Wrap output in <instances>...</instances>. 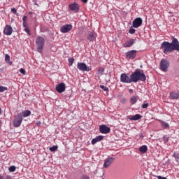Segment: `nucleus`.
Listing matches in <instances>:
<instances>
[{
  "label": "nucleus",
  "mask_w": 179,
  "mask_h": 179,
  "mask_svg": "<svg viewBox=\"0 0 179 179\" xmlns=\"http://www.w3.org/2000/svg\"><path fill=\"white\" fill-rule=\"evenodd\" d=\"M161 48L164 54H169L173 51H179V41L178 39L172 36V42L164 41L161 44Z\"/></svg>",
  "instance_id": "1"
},
{
  "label": "nucleus",
  "mask_w": 179,
  "mask_h": 179,
  "mask_svg": "<svg viewBox=\"0 0 179 179\" xmlns=\"http://www.w3.org/2000/svg\"><path fill=\"white\" fill-rule=\"evenodd\" d=\"M131 78L133 80V83H137V82H146V75L143 73V71L140 69H137L131 74Z\"/></svg>",
  "instance_id": "2"
},
{
  "label": "nucleus",
  "mask_w": 179,
  "mask_h": 179,
  "mask_svg": "<svg viewBox=\"0 0 179 179\" xmlns=\"http://www.w3.org/2000/svg\"><path fill=\"white\" fill-rule=\"evenodd\" d=\"M36 50L40 54L43 53V48L45 44V36H38L36 39Z\"/></svg>",
  "instance_id": "3"
},
{
  "label": "nucleus",
  "mask_w": 179,
  "mask_h": 179,
  "mask_svg": "<svg viewBox=\"0 0 179 179\" xmlns=\"http://www.w3.org/2000/svg\"><path fill=\"white\" fill-rule=\"evenodd\" d=\"M120 82L122 83H134L132 80V74L128 76L127 73H123L120 75Z\"/></svg>",
  "instance_id": "4"
},
{
  "label": "nucleus",
  "mask_w": 179,
  "mask_h": 179,
  "mask_svg": "<svg viewBox=\"0 0 179 179\" xmlns=\"http://www.w3.org/2000/svg\"><path fill=\"white\" fill-rule=\"evenodd\" d=\"M22 121H23V115H22V113H17L13 121V127H15V128H19V127L22 125Z\"/></svg>",
  "instance_id": "5"
},
{
  "label": "nucleus",
  "mask_w": 179,
  "mask_h": 179,
  "mask_svg": "<svg viewBox=\"0 0 179 179\" xmlns=\"http://www.w3.org/2000/svg\"><path fill=\"white\" fill-rule=\"evenodd\" d=\"M169 66H170V62H169L167 59H162L160 62L159 69L162 71V72H167Z\"/></svg>",
  "instance_id": "6"
},
{
  "label": "nucleus",
  "mask_w": 179,
  "mask_h": 179,
  "mask_svg": "<svg viewBox=\"0 0 179 179\" xmlns=\"http://www.w3.org/2000/svg\"><path fill=\"white\" fill-rule=\"evenodd\" d=\"M77 68L79 71H82L83 72H90V71H92V69L83 62H78Z\"/></svg>",
  "instance_id": "7"
},
{
  "label": "nucleus",
  "mask_w": 179,
  "mask_h": 179,
  "mask_svg": "<svg viewBox=\"0 0 179 179\" xmlns=\"http://www.w3.org/2000/svg\"><path fill=\"white\" fill-rule=\"evenodd\" d=\"M69 9H70V10L71 12H74V13H78V12H79V4L78 3H73L69 5Z\"/></svg>",
  "instance_id": "8"
},
{
  "label": "nucleus",
  "mask_w": 179,
  "mask_h": 179,
  "mask_svg": "<svg viewBox=\"0 0 179 179\" xmlns=\"http://www.w3.org/2000/svg\"><path fill=\"white\" fill-rule=\"evenodd\" d=\"M114 160L115 159L114 157H108L105 159L104 163H103V167L104 169H108L111 164L114 162Z\"/></svg>",
  "instance_id": "9"
},
{
  "label": "nucleus",
  "mask_w": 179,
  "mask_h": 179,
  "mask_svg": "<svg viewBox=\"0 0 179 179\" xmlns=\"http://www.w3.org/2000/svg\"><path fill=\"white\" fill-rule=\"evenodd\" d=\"M99 131L101 134H110V132L111 131V129H110V127H107L105 124H101L99 126Z\"/></svg>",
  "instance_id": "10"
},
{
  "label": "nucleus",
  "mask_w": 179,
  "mask_h": 179,
  "mask_svg": "<svg viewBox=\"0 0 179 179\" xmlns=\"http://www.w3.org/2000/svg\"><path fill=\"white\" fill-rule=\"evenodd\" d=\"M142 18L137 17L134 20L132 23V27H134V29H138V27H141L142 26Z\"/></svg>",
  "instance_id": "11"
},
{
  "label": "nucleus",
  "mask_w": 179,
  "mask_h": 179,
  "mask_svg": "<svg viewBox=\"0 0 179 179\" xmlns=\"http://www.w3.org/2000/svg\"><path fill=\"white\" fill-rule=\"evenodd\" d=\"M136 50H132L127 52L125 55L127 58H129V59H135V58H136Z\"/></svg>",
  "instance_id": "12"
},
{
  "label": "nucleus",
  "mask_w": 179,
  "mask_h": 179,
  "mask_svg": "<svg viewBox=\"0 0 179 179\" xmlns=\"http://www.w3.org/2000/svg\"><path fill=\"white\" fill-rule=\"evenodd\" d=\"M66 89V86L64 83H61L56 85V92H57V93H64Z\"/></svg>",
  "instance_id": "13"
},
{
  "label": "nucleus",
  "mask_w": 179,
  "mask_h": 179,
  "mask_svg": "<svg viewBox=\"0 0 179 179\" xmlns=\"http://www.w3.org/2000/svg\"><path fill=\"white\" fill-rule=\"evenodd\" d=\"M72 25L67 24H65L60 28L61 33H69L72 30Z\"/></svg>",
  "instance_id": "14"
},
{
  "label": "nucleus",
  "mask_w": 179,
  "mask_h": 179,
  "mask_svg": "<svg viewBox=\"0 0 179 179\" xmlns=\"http://www.w3.org/2000/svg\"><path fill=\"white\" fill-rule=\"evenodd\" d=\"M12 33H13V29H12V27L10 25H6L3 29V34L6 36H10Z\"/></svg>",
  "instance_id": "15"
},
{
  "label": "nucleus",
  "mask_w": 179,
  "mask_h": 179,
  "mask_svg": "<svg viewBox=\"0 0 179 179\" xmlns=\"http://www.w3.org/2000/svg\"><path fill=\"white\" fill-rule=\"evenodd\" d=\"M136 41V39L131 38L129 41H127L123 44V47L124 48H129L130 47H132Z\"/></svg>",
  "instance_id": "16"
},
{
  "label": "nucleus",
  "mask_w": 179,
  "mask_h": 179,
  "mask_svg": "<svg viewBox=\"0 0 179 179\" xmlns=\"http://www.w3.org/2000/svg\"><path fill=\"white\" fill-rule=\"evenodd\" d=\"M103 139H104V136L100 135V136H97L96 138H93L91 141L92 145H96V143H97V142H100L101 141H103Z\"/></svg>",
  "instance_id": "17"
},
{
  "label": "nucleus",
  "mask_w": 179,
  "mask_h": 179,
  "mask_svg": "<svg viewBox=\"0 0 179 179\" xmlns=\"http://www.w3.org/2000/svg\"><path fill=\"white\" fill-rule=\"evenodd\" d=\"M87 40L88 41L93 42L96 40V36H94V34L92 31H90L87 34Z\"/></svg>",
  "instance_id": "18"
},
{
  "label": "nucleus",
  "mask_w": 179,
  "mask_h": 179,
  "mask_svg": "<svg viewBox=\"0 0 179 179\" xmlns=\"http://www.w3.org/2000/svg\"><path fill=\"white\" fill-rule=\"evenodd\" d=\"M141 118H142V115H141V114H136L134 116H130L129 117V120H130L131 121H138L139 120H141Z\"/></svg>",
  "instance_id": "19"
},
{
  "label": "nucleus",
  "mask_w": 179,
  "mask_h": 179,
  "mask_svg": "<svg viewBox=\"0 0 179 179\" xmlns=\"http://www.w3.org/2000/svg\"><path fill=\"white\" fill-rule=\"evenodd\" d=\"M160 122L163 129H168L169 128H170V124H169V123L163 120H160Z\"/></svg>",
  "instance_id": "20"
},
{
  "label": "nucleus",
  "mask_w": 179,
  "mask_h": 179,
  "mask_svg": "<svg viewBox=\"0 0 179 179\" xmlns=\"http://www.w3.org/2000/svg\"><path fill=\"white\" fill-rule=\"evenodd\" d=\"M139 152H141V153H146V152H148V145H142L138 149Z\"/></svg>",
  "instance_id": "21"
},
{
  "label": "nucleus",
  "mask_w": 179,
  "mask_h": 179,
  "mask_svg": "<svg viewBox=\"0 0 179 179\" xmlns=\"http://www.w3.org/2000/svg\"><path fill=\"white\" fill-rule=\"evenodd\" d=\"M178 94L175 93L174 92H170V98L172 100H177V99H178Z\"/></svg>",
  "instance_id": "22"
},
{
  "label": "nucleus",
  "mask_w": 179,
  "mask_h": 179,
  "mask_svg": "<svg viewBox=\"0 0 179 179\" xmlns=\"http://www.w3.org/2000/svg\"><path fill=\"white\" fill-rule=\"evenodd\" d=\"M5 61H6L10 66H12L13 64V62L10 61V56H9L8 54H6L5 55Z\"/></svg>",
  "instance_id": "23"
},
{
  "label": "nucleus",
  "mask_w": 179,
  "mask_h": 179,
  "mask_svg": "<svg viewBox=\"0 0 179 179\" xmlns=\"http://www.w3.org/2000/svg\"><path fill=\"white\" fill-rule=\"evenodd\" d=\"M31 115V111H30V110H25L22 112V117H29Z\"/></svg>",
  "instance_id": "24"
},
{
  "label": "nucleus",
  "mask_w": 179,
  "mask_h": 179,
  "mask_svg": "<svg viewBox=\"0 0 179 179\" xmlns=\"http://www.w3.org/2000/svg\"><path fill=\"white\" fill-rule=\"evenodd\" d=\"M138 101V96H134L130 99V103L134 106Z\"/></svg>",
  "instance_id": "25"
},
{
  "label": "nucleus",
  "mask_w": 179,
  "mask_h": 179,
  "mask_svg": "<svg viewBox=\"0 0 179 179\" xmlns=\"http://www.w3.org/2000/svg\"><path fill=\"white\" fill-rule=\"evenodd\" d=\"M172 157H173L176 159V162H177V163H179V153L174 152L172 155Z\"/></svg>",
  "instance_id": "26"
},
{
  "label": "nucleus",
  "mask_w": 179,
  "mask_h": 179,
  "mask_svg": "<svg viewBox=\"0 0 179 179\" xmlns=\"http://www.w3.org/2000/svg\"><path fill=\"white\" fill-rule=\"evenodd\" d=\"M50 152H57L58 150V145H53L49 148Z\"/></svg>",
  "instance_id": "27"
},
{
  "label": "nucleus",
  "mask_w": 179,
  "mask_h": 179,
  "mask_svg": "<svg viewBox=\"0 0 179 179\" xmlns=\"http://www.w3.org/2000/svg\"><path fill=\"white\" fill-rule=\"evenodd\" d=\"M68 61H69V66H72V65H73L75 59L73 57H70L68 59Z\"/></svg>",
  "instance_id": "28"
},
{
  "label": "nucleus",
  "mask_w": 179,
  "mask_h": 179,
  "mask_svg": "<svg viewBox=\"0 0 179 179\" xmlns=\"http://www.w3.org/2000/svg\"><path fill=\"white\" fill-rule=\"evenodd\" d=\"M3 92H8V87L0 85V93H3Z\"/></svg>",
  "instance_id": "29"
},
{
  "label": "nucleus",
  "mask_w": 179,
  "mask_h": 179,
  "mask_svg": "<svg viewBox=\"0 0 179 179\" xmlns=\"http://www.w3.org/2000/svg\"><path fill=\"white\" fill-rule=\"evenodd\" d=\"M8 171H10V173H14V171H16V166H9Z\"/></svg>",
  "instance_id": "30"
},
{
  "label": "nucleus",
  "mask_w": 179,
  "mask_h": 179,
  "mask_svg": "<svg viewBox=\"0 0 179 179\" xmlns=\"http://www.w3.org/2000/svg\"><path fill=\"white\" fill-rule=\"evenodd\" d=\"M80 179H90V177L89 176H87V174H85V175H82L80 177Z\"/></svg>",
  "instance_id": "31"
},
{
  "label": "nucleus",
  "mask_w": 179,
  "mask_h": 179,
  "mask_svg": "<svg viewBox=\"0 0 179 179\" xmlns=\"http://www.w3.org/2000/svg\"><path fill=\"white\" fill-rule=\"evenodd\" d=\"M135 31H136V30H135V29L134 28H130L129 30V34H135Z\"/></svg>",
  "instance_id": "32"
},
{
  "label": "nucleus",
  "mask_w": 179,
  "mask_h": 179,
  "mask_svg": "<svg viewBox=\"0 0 179 179\" xmlns=\"http://www.w3.org/2000/svg\"><path fill=\"white\" fill-rule=\"evenodd\" d=\"M100 88L102 89V90H104V92H108V88L107 86L100 85Z\"/></svg>",
  "instance_id": "33"
},
{
  "label": "nucleus",
  "mask_w": 179,
  "mask_h": 179,
  "mask_svg": "<svg viewBox=\"0 0 179 179\" xmlns=\"http://www.w3.org/2000/svg\"><path fill=\"white\" fill-rule=\"evenodd\" d=\"M24 30L26 33H27L28 36H31V33L30 32V29H29V27L24 28Z\"/></svg>",
  "instance_id": "34"
},
{
  "label": "nucleus",
  "mask_w": 179,
  "mask_h": 179,
  "mask_svg": "<svg viewBox=\"0 0 179 179\" xmlns=\"http://www.w3.org/2000/svg\"><path fill=\"white\" fill-rule=\"evenodd\" d=\"M148 107H149V103H145L141 106V108L143 109L148 108Z\"/></svg>",
  "instance_id": "35"
},
{
  "label": "nucleus",
  "mask_w": 179,
  "mask_h": 179,
  "mask_svg": "<svg viewBox=\"0 0 179 179\" xmlns=\"http://www.w3.org/2000/svg\"><path fill=\"white\" fill-rule=\"evenodd\" d=\"M20 73H22V75H26V70L22 68L20 69Z\"/></svg>",
  "instance_id": "36"
},
{
  "label": "nucleus",
  "mask_w": 179,
  "mask_h": 179,
  "mask_svg": "<svg viewBox=\"0 0 179 179\" xmlns=\"http://www.w3.org/2000/svg\"><path fill=\"white\" fill-rule=\"evenodd\" d=\"M26 20H27V17L26 15H24L22 17V22H23V23H26Z\"/></svg>",
  "instance_id": "37"
},
{
  "label": "nucleus",
  "mask_w": 179,
  "mask_h": 179,
  "mask_svg": "<svg viewBox=\"0 0 179 179\" xmlns=\"http://www.w3.org/2000/svg\"><path fill=\"white\" fill-rule=\"evenodd\" d=\"M11 12L12 13H13L14 15H16L17 13V11L16 10L15 8H12L11 9Z\"/></svg>",
  "instance_id": "38"
},
{
  "label": "nucleus",
  "mask_w": 179,
  "mask_h": 179,
  "mask_svg": "<svg viewBox=\"0 0 179 179\" xmlns=\"http://www.w3.org/2000/svg\"><path fill=\"white\" fill-rule=\"evenodd\" d=\"M169 136H164V141H165V142H169Z\"/></svg>",
  "instance_id": "39"
},
{
  "label": "nucleus",
  "mask_w": 179,
  "mask_h": 179,
  "mask_svg": "<svg viewBox=\"0 0 179 179\" xmlns=\"http://www.w3.org/2000/svg\"><path fill=\"white\" fill-rule=\"evenodd\" d=\"M158 179H167V178L166 177H163L162 176H156Z\"/></svg>",
  "instance_id": "40"
},
{
  "label": "nucleus",
  "mask_w": 179,
  "mask_h": 179,
  "mask_svg": "<svg viewBox=\"0 0 179 179\" xmlns=\"http://www.w3.org/2000/svg\"><path fill=\"white\" fill-rule=\"evenodd\" d=\"M22 26H23V27H24V29L29 27H27V23H26V22H22Z\"/></svg>",
  "instance_id": "41"
},
{
  "label": "nucleus",
  "mask_w": 179,
  "mask_h": 179,
  "mask_svg": "<svg viewBox=\"0 0 179 179\" xmlns=\"http://www.w3.org/2000/svg\"><path fill=\"white\" fill-rule=\"evenodd\" d=\"M129 93H130V94H132V93H134V90L129 89Z\"/></svg>",
  "instance_id": "42"
},
{
  "label": "nucleus",
  "mask_w": 179,
  "mask_h": 179,
  "mask_svg": "<svg viewBox=\"0 0 179 179\" xmlns=\"http://www.w3.org/2000/svg\"><path fill=\"white\" fill-rule=\"evenodd\" d=\"M99 72H101L103 74V72H104V69H99Z\"/></svg>",
  "instance_id": "43"
},
{
  "label": "nucleus",
  "mask_w": 179,
  "mask_h": 179,
  "mask_svg": "<svg viewBox=\"0 0 179 179\" xmlns=\"http://www.w3.org/2000/svg\"><path fill=\"white\" fill-rule=\"evenodd\" d=\"M83 3H87V0H81Z\"/></svg>",
  "instance_id": "44"
},
{
  "label": "nucleus",
  "mask_w": 179,
  "mask_h": 179,
  "mask_svg": "<svg viewBox=\"0 0 179 179\" xmlns=\"http://www.w3.org/2000/svg\"><path fill=\"white\" fill-rule=\"evenodd\" d=\"M6 179H10V178H11V177H10V176L7 175V176H6Z\"/></svg>",
  "instance_id": "45"
},
{
  "label": "nucleus",
  "mask_w": 179,
  "mask_h": 179,
  "mask_svg": "<svg viewBox=\"0 0 179 179\" xmlns=\"http://www.w3.org/2000/svg\"><path fill=\"white\" fill-rule=\"evenodd\" d=\"M0 179H3V176H0Z\"/></svg>",
  "instance_id": "46"
},
{
  "label": "nucleus",
  "mask_w": 179,
  "mask_h": 179,
  "mask_svg": "<svg viewBox=\"0 0 179 179\" xmlns=\"http://www.w3.org/2000/svg\"><path fill=\"white\" fill-rule=\"evenodd\" d=\"M125 101H127V100H125V99H123V102H125Z\"/></svg>",
  "instance_id": "47"
},
{
  "label": "nucleus",
  "mask_w": 179,
  "mask_h": 179,
  "mask_svg": "<svg viewBox=\"0 0 179 179\" xmlns=\"http://www.w3.org/2000/svg\"><path fill=\"white\" fill-rule=\"evenodd\" d=\"M125 101H127V100H125V99H123V102H125Z\"/></svg>",
  "instance_id": "48"
},
{
  "label": "nucleus",
  "mask_w": 179,
  "mask_h": 179,
  "mask_svg": "<svg viewBox=\"0 0 179 179\" xmlns=\"http://www.w3.org/2000/svg\"><path fill=\"white\" fill-rule=\"evenodd\" d=\"M178 96H179V91H178Z\"/></svg>",
  "instance_id": "49"
},
{
  "label": "nucleus",
  "mask_w": 179,
  "mask_h": 179,
  "mask_svg": "<svg viewBox=\"0 0 179 179\" xmlns=\"http://www.w3.org/2000/svg\"><path fill=\"white\" fill-rule=\"evenodd\" d=\"M29 15H31V13H29Z\"/></svg>",
  "instance_id": "50"
},
{
  "label": "nucleus",
  "mask_w": 179,
  "mask_h": 179,
  "mask_svg": "<svg viewBox=\"0 0 179 179\" xmlns=\"http://www.w3.org/2000/svg\"><path fill=\"white\" fill-rule=\"evenodd\" d=\"M35 5H37V3H35Z\"/></svg>",
  "instance_id": "51"
},
{
  "label": "nucleus",
  "mask_w": 179,
  "mask_h": 179,
  "mask_svg": "<svg viewBox=\"0 0 179 179\" xmlns=\"http://www.w3.org/2000/svg\"><path fill=\"white\" fill-rule=\"evenodd\" d=\"M0 124H1V120H0Z\"/></svg>",
  "instance_id": "52"
}]
</instances>
